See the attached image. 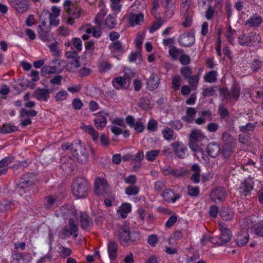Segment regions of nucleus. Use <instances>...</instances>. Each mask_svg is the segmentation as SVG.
<instances>
[{
	"instance_id": "obj_1",
	"label": "nucleus",
	"mask_w": 263,
	"mask_h": 263,
	"mask_svg": "<svg viewBox=\"0 0 263 263\" xmlns=\"http://www.w3.org/2000/svg\"><path fill=\"white\" fill-rule=\"evenodd\" d=\"M61 147L64 151L70 149L73 157H75L80 163H85L87 162L88 158V152L86 147L81 145L80 141L76 140L71 143H63Z\"/></svg>"
},
{
	"instance_id": "obj_2",
	"label": "nucleus",
	"mask_w": 263,
	"mask_h": 263,
	"mask_svg": "<svg viewBox=\"0 0 263 263\" xmlns=\"http://www.w3.org/2000/svg\"><path fill=\"white\" fill-rule=\"evenodd\" d=\"M221 141V155L224 159H228L235 152L237 147L236 140L229 133L224 132L222 134Z\"/></svg>"
},
{
	"instance_id": "obj_3",
	"label": "nucleus",
	"mask_w": 263,
	"mask_h": 263,
	"mask_svg": "<svg viewBox=\"0 0 263 263\" xmlns=\"http://www.w3.org/2000/svg\"><path fill=\"white\" fill-rule=\"evenodd\" d=\"M64 10L66 12L67 23L72 25L74 23V20L79 18L81 14L82 9L77 4L67 0L64 4Z\"/></svg>"
},
{
	"instance_id": "obj_4",
	"label": "nucleus",
	"mask_w": 263,
	"mask_h": 263,
	"mask_svg": "<svg viewBox=\"0 0 263 263\" xmlns=\"http://www.w3.org/2000/svg\"><path fill=\"white\" fill-rule=\"evenodd\" d=\"M88 183L84 178H76L72 185V192L78 198L85 197L88 193Z\"/></svg>"
},
{
	"instance_id": "obj_5",
	"label": "nucleus",
	"mask_w": 263,
	"mask_h": 263,
	"mask_svg": "<svg viewBox=\"0 0 263 263\" xmlns=\"http://www.w3.org/2000/svg\"><path fill=\"white\" fill-rule=\"evenodd\" d=\"M191 4V0H182L180 5V13L185 20L182 25L185 28L190 27L192 24L193 11Z\"/></svg>"
},
{
	"instance_id": "obj_6",
	"label": "nucleus",
	"mask_w": 263,
	"mask_h": 263,
	"mask_svg": "<svg viewBox=\"0 0 263 263\" xmlns=\"http://www.w3.org/2000/svg\"><path fill=\"white\" fill-rule=\"evenodd\" d=\"M119 241L123 245L135 242L139 239V234L136 232L130 233L128 228L123 227L119 231Z\"/></svg>"
},
{
	"instance_id": "obj_7",
	"label": "nucleus",
	"mask_w": 263,
	"mask_h": 263,
	"mask_svg": "<svg viewBox=\"0 0 263 263\" xmlns=\"http://www.w3.org/2000/svg\"><path fill=\"white\" fill-rule=\"evenodd\" d=\"M259 36L254 32L248 35L243 33L238 37V41L242 46H254L259 42Z\"/></svg>"
},
{
	"instance_id": "obj_8",
	"label": "nucleus",
	"mask_w": 263,
	"mask_h": 263,
	"mask_svg": "<svg viewBox=\"0 0 263 263\" xmlns=\"http://www.w3.org/2000/svg\"><path fill=\"white\" fill-rule=\"evenodd\" d=\"M204 136L200 130H192L189 137V146L193 151L199 149L198 143L204 138Z\"/></svg>"
},
{
	"instance_id": "obj_9",
	"label": "nucleus",
	"mask_w": 263,
	"mask_h": 263,
	"mask_svg": "<svg viewBox=\"0 0 263 263\" xmlns=\"http://www.w3.org/2000/svg\"><path fill=\"white\" fill-rule=\"evenodd\" d=\"M219 229L220 231L221 236L219 238H216V244L219 246H223L230 241L232 237V233L224 224L221 223L219 224Z\"/></svg>"
},
{
	"instance_id": "obj_10",
	"label": "nucleus",
	"mask_w": 263,
	"mask_h": 263,
	"mask_svg": "<svg viewBox=\"0 0 263 263\" xmlns=\"http://www.w3.org/2000/svg\"><path fill=\"white\" fill-rule=\"evenodd\" d=\"M34 182V175L33 173H27L24 175L16 184L15 191H19L21 189H25L32 185Z\"/></svg>"
},
{
	"instance_id": "obj_11",
	"label": "nucleus",
	"mask_w": 263,
	"mask_h": 263,
	"mask_svg": "<svg viewBox=\"0 0 263 263\" xmlns=\"http://www.w3.org/2000/svg\"><path fill=\"white\" fill-rule=\"evenodd\" d=\"M108 184L103 178H97L95 181V192L97 195H104L108 192Z\"/></svg>"
},
{
	"instance_id": "obj_12",
	"label": "nucleus",
	"mask_w": 263,
	"mask_h": 263,
	"mask_svg": "<svg viewBox=\"0 0 263 263\" xmlns=\"http://www.w3.org/2000/svg\"><path fill=\"white\" fill-rule=\"evenodd\" d=\"M76 166V163L71 157L66 156L61 158V167L67 174L74 171Z\"/></svg>"
},
{
	"instance_id": "obj_13",
	"label": "nucleus",
	"mask_w": 263,
	"mask_h": 263,
	"mask_svg": "<svg viewBox=\"0 0 263 263\" xmlns=\"http://www.w3.org/2000/svg\"><path fill=\"white\" fill-rule=\"evenodd\" d=\"M171 145L178 158L184 159L187 156V148L182 142L176 141L172 143Z\"/></svg>"
},
{
	"instance_id": "obj_14",
	"label": "nucleus",
	"mask_w": 263,
	"mask_h": 263,
	"mask_svg": "<svg viewBox=\"0 0 263 263\" xmlns=\"http://www.w3.org/2000/svg\"><path fill=\"white\" fill-rule=\"evenodd\" d=\"M227 196V193L224 187L218 186L214 189L211 192L210 196L213 202L223 200Z\"/></svg>"
},
{
	"instance_id": "obj_15",
	"label": "nucleus",
	"mask_w": 263,
	"mask_h": 263,
	"mask_svg": "<svg viewBox=\"0 0 263 263\" xmlns=\"http://www.w3.org/2000/svg\"><path fill=\"white\" fill-rule=\"evenodd\" d=\"M106 12L104 10H101L97 15L95 18V23L98 25L97 27H94L92 28V35L96 37H99L101 34L100 26L102 24V21L105 15Z\"/></svg>"
},
{
	"instance_id": "obj_16",
	"label": "nucleus",
	"mask_w": 263,
	"mask_h": 263,
	"mask_svg": "<svg viewBox=\"0 0 263 263\" xmlns=\"http://www.w3.org/2000/svg\"><path fill=\"white\" fill-rule=\"evenodd\" d=\"M32 259L31 254L25 253L23 254L15 252L12 255L11 263H29Z\"/></svg>"
},
{
	"instance_id": "obj_17",
	"label": "nucleus",
	"mask_w": 263,
	"mask_h": 263,
	"mask_svg": "<svg viewBox=\"0 0 263 263\" xmlns=\"http://www.w3.org/2000/svg\"><path fill=\"white\" fill-rule=\"evenodd\" d=\"M194 35L191 33H184L181 34L179 38V43L182 46L185 47L191 46L195 42Z\"/></svg>"
},
{
	"instance_id": "obj_18",
	"label": "nucleus",
	"mask_w": 263,
	"mask_h": 263,
	"mask_svg": "<svg viewBox=\"0 0 263 263\" xmlns=\"http://www.w3.org/2000/svg\"><path fill=\"white\" fill-rule=\"evenodd\" d=\"M253 189V183L250 179H245L243 182H241L238 190L242 195L247 196L251 193Z\"/></svg>"
},
{
	"instance_id": "obj_19",
	"label": "nucleus",
	"mask_w": 263,
	"mask_h": 263,
	"mask_svg": "<svg viewBox=\"0 0 263 263\" xmlns=\"http://www.w3.org/2000/svg\"><path fill=\"white\" fill-rule=\"evenodd\" d=\"M118 249V245L117 243L114 241H109L107 244V252L111 261H113L117 258Z\"/></svg>"
},
{
	"instance_id": "obj_20",
	"label": "nucleus",
	"mask_w": 263,
	"mask_h": 263,
	"mask_svg": "<svg viewBox=\"0 0 263 263\" xmlns=\"http://www.w3.org/2000/svg\"><path fill=\"white\" fill-rule=\"evenodd\" d=\"M96 115V118L94 119V124L95 126L99 129H102L106 125L107 119L106 116H107L108 114H105V115H103L102 112H99Z\"/></svg>"
},
{
	"instance_id": "obj_21",
	"label": "nucleus",
	"mask_w": 263,
	"mask_h": 263,
	"mask_svg": "<svg viewBox=\"0 0 263 263\" xmlns=\"http://www.w3.org/2000/svg\"><path fill=\"white\" fill-rule=\"evenodd\" d=\"M162 196L165 201L173 203L175 202L180 197L179 195L175 194L174 192L170 189L164 190Z\"/></svg>"
},
{
	"instance_id": "obj_22",
	"label": "nucleus",
	"mask_w": 263,
	"mask_h": 263,
	"mask_svg": "<svg viewBox=\"0 0 263 263\" xmlns=\"http://www.w3.org/2000/svg\"><path fill=\"white\" fill-rule=\"evenodd\" d=\"M249 238L248 232L245 230H241L236 235L235 242L238 246H242L247 243Z\"/></svg>"
},
{
	"instance_id": "obj_23",
	"label": "nucleus",
	"mask_w": 263,
	"mask_h": 263,
	"mask_svg": "<svg viewBox=\"0 0 263 263\" xmlns=\"http://www.w3.org/2000/svg\"><path fill=\"white\" fill-rule=\"evenodd\" d=\"M220 150L219 145L217 143L211 142L208 145L206 152L209 156L215 158L219 155Z\"/></svg>"
},
{
	"instance_id": "obj_24",
	"label": "nucleus",
	"mask_w": 263,
	"mask_h": 263,
	"mask_svg": "<svg viewBox=\"0 0 263 263\" xmlns=\"http://www.w3.org/2000/svg\"><path fill=\"white\" fill-rule=\"evenodd\" d=\"M69 230L67 228H64L63 230L65 232H69L70 235L73 236V237L76 238L78 236V226L76 223V221L72 218H70L69 219Z\"/></svg>"
},
{
	"instance_id": "obj_25",
	"label": "nucleus",
	"mask_w": 263,
	"mask_h": 263,
	"mask_svg": "<svg viewBox=\"0 0 263 263\" xmlns=\"http://www.w3.org/2000/svg\"><path fill=\"white\" fill-rule=\"evenodd\" d=\"M146 85L147 88L151 91L157 88L159 85V78L158 76L154 73H152L147 81Z\"/></svg>"
},
{
	"instance_id": "obj_26",
	"label": "nucleus",
	"mask_w": 263,
	"mask_h": 263,
	"mask_svg": "<svg viewBox=\"0 0 263 263\" xmlns=\"http://www.w3.org/2000/svg\"><path fill=\"white\" fill-rule=\"evenodd\" d=\"M144 21V16L141 13H130L128 16L129 23L132 26L140 25Z\"/></svg>"
},
{
	"instance_id": "obj_27",
	"label": "nucleus",
	"mask_w": 263,
	"mask_h": 263,
	"mask_svg": "<svg viewBox=\"0 0 263 263\" xmlns=\"http://www.w3.org/2000/svg\"><path fill=\"white\" fill-rule=\"evenodd\" d=\"M191 170L194 172L190 178L191 180L194 183H198L200 181L201 169L199 165L197 163L194 164L191 168Z\"/></svg>"
},
{
	"instance_id": "obj_28",
	"label": "nucleus",
	"mask_w": 263,
	"mask_h": 263,
	"mask_svg": "<svg viewBox=\"0 0 263 263\" xmlns=\"http://www.w3.org/2000/svg\"><path fill=\"white\" fill-rule=\"evenodd\" d=\"M262 18L257 13L253 14L246 21V24L250 27H258L262 23Z\"/></svg>"
},
{
	"instance_id": "obj_29",
	"label": "nucleus",
	"mask_w": 263,
	"mask_h": 263,
	"mask_svg": "<svg viewBox=\"0 0 263 263\" xmlns=\"http://www.w3.org/2000/svg\"><path fill=\"white\" fill-rule=\"evenodd\" d=\"M221 218L225 221L231 220L234 217V213L232 210L228 207H222L219 212Z\"/></svg>"
},
{
	"instance_id": "obj_30",
	"label": "nucleus",
	"mask_w": 263,
	"mask_h": 263,
	"mask_svg": "<svg viewBox=\"0 0 263 263\" xmlns=\"http://www.w3.org/2000/svg\"><path fill=\"white\" fill-rule=\"evenodd\" d=\"M80 224L82 229H86L92 223L91 219L89 218L88 214L86 213L80 212Z\"/></svg>"
},
{
	"instance_id": "obj_31",
	"label": "nucleus",
	"mask_w": 263,
	"mask_h": 263,
	"mask_svg": "<svg viewBox=\"0 0 263 263\" xmlns=\"http://www.w3.org/2000/svg\"><path fill=\"white\" fill-rule=\"evenodd\" d=\"M49 90L38 88L35 90L34 95L37 100H43L45 101H47L48 98H49Z\"/></svg>"
},
{
	"instance_id": "obj_32",
	"label": "nucleus",
	"mask_w": 263,
	"mask_h": 263,
	"mask_svg": "<svg viewBox=\"0 0 263 263\" xmlns=\"http://www.w3.org/2000/svg\"><path fill=\"white\" fill-rule=\"evenodd\" d=\"M82 129L85 131L86 133H87L88 134L90 135L92 137V140L97 143L99 140V134L96 130L92 126H83Z\"/></svg>"
},
{
	"instance_id": "obj_33",
	"label": "nucleus",
	"mask_w": 263,
	"mask_h": 263,
	"mask_svg": "<svg viewBox=\"0 0 263 263\" xmlns=\"http://www.w3.org/2000/svg\"><path fill=\"white\" fill-rule=\"evenodd\" d=\"M45 26V23L43 22L42 23V25H40L38 27V35L39 37L43 40V41L47 42L50 41V36L47 30H45L44 29L42 28V26Z\"/></svg>"
},
{
	"instance_id": "obj_34",
	"label": "nucleus",
	"mask_w": 263,
	"mask_h": 263,
	"mask_svg": "<svg viewBox=\"0 0 263 263\" xmlns=\"http://www.w3.org/2000/svg\"><path fill=\"white\" fill-rule=\"evenodd\" d=\"M168 53L170 56L174 59L176 60L179 55L183 53V50L177 48L174 45H171L169 47Z\"/></svg>"
},
{
	"instance_id": "obj_35",
	"label": "nucleus",
	"mask_w": 263,
	"mask_h": 263,
	"mask_svg": "<svg viewBox=\"0 0 263 263\" xmlns=\"http://www.w3.org/2000/svg\"><path fill=\"white\" fill-rule=\"evenodd\" d=\"M68 208L62 207L61 208V212L63 214L65 218H67L68 216L71 215H75L77 214V211L75 208L72 205L69 206Z\"/></svg>"
},
{
	"instance_id": "obj_36",
	"label": "nucleus",
	"mask_w": 263,
	"mask_h": 263,
	"mask_svg": "<svg viewBox=\"0 0 263 263\" xmlns=\"http://www.w3.org/2000/svg\"><path fill=\"white\" fill-rule=\"evenodd\" d=\"M80 66V63L79 60L77 59L70 61L67 63L66 68L68 71L73 72H75Z\"/></svg>"
},
{
	"instance_id": "obj_37",
	"label": "nucleus",
	"mask_w": 263,
	"mask_h": 263,
	"mask_svg": "<svg viewBox=\"0 0 263 263\" xmlns=\"http://www.w3.org/2000/svg\"><path fill=\"white\" fill-rule=\"evenodd\" d=\"M116 15L109 14L105 21V25L109 29H113L116 25Z\"/></svg>"
},
{
	"instance_id": "obj_38",
	"label": "nucleus",
	"mask_w": 263,
	"mask_h": 263,
	"mask_svg": "<svg viewBox=\"0 0 263 263\" xmlns=\"http://www.w3.org/2000/svg\"><path fill=\"white\" fill-rule=\"evenodd\" d=\"M240 88L237 85H234L230 90L231 99L237 101L240 96Z\"/></svg>"
},
{
	"instance_id": "obj_39",
	"label": "nucleus",
	"mask_w": 263,
	"mask_h": 263,
	"mask_svg": "<svg viewBox=\"0 0 263 263\" xmlns=\"http://www.w3.org/2000/svg\"><path fill=\"white\" fill-rule=\"evenodd\" d=\"M57 71V68L56 66L45 65L41 69V75L45 76L47 74L55 73Z\"/></svg>"
},
{
	"instance_id": "obj_40",
	"label": "nucleus",
	"mask_w": 263,
	"mask_h": 263,
	"mask_svg": "<svg viewBox=\"0 0 263 263\" xmlns=\"http://www.w3.org/2000/svg\"><path fill=\"white\" fill-rule=\"evenodd\" d=\"M112 83L116 89H119L126 84V80L123 77L119 76L114 79Z\"/></svg>"
},
{
	"instance_id": "obj_41",
	"label": "nucleus",
	"mask_w": 263,
	"mask_h": 263,
	"mask_svg": "<svg viewBox=\"0 0 263 263\" xmlns=\"http://www.w3.org/2000/svg\"><path fill=\"white\" fill-rule=\"evenodd\" d=\"M252 229L255 235L263 237V221L255 224Z\"/></svg>"
},
{
	"instance_id": "obj_42",
	"label": "nucleus",
	"mask_w": 263,
	"mask_h": 263,
	"mask_svg": "<svg viewBox=\"0 0 263 263\" xmlns=\"http://www.w3.org/2000/svg\"><path fill=\"white\" fill-rule=\"evenodd\" d=\"M18 129L17 126L10 124H4L2 127H0V132L4 134L10 133L17 131Z\"/></svg>"
},
{
	"instance_id": "obj_43",
	"label": "nucleus",
	"mask_w": 263,
	"mask_h": 263,
	"mask_svg": "<svg viewBox=\"0 0 263 263\" xmlns=\"http://www.w3.org/2000/svg\"><path fill=\"white\" fill-rule=\"evenodd\" d=\"M109 48L111 49L112 53L115 51L119 52L124 51V47L122 46V43L119 41L112 42L110 44Z\"/></svg>"
},
{
	"instance_id": "obj_44",
	"label": "nucleus",
	"mask_w": 263,
	"mask_h": 263,
	"mask_svg": "<svg viewBox=\"0 0 263 263\" xmlns=\"http://www.w3.org/2000/svg\"><path fill=\"white\" fill-rule=\"evenodd\" d=\"M164 8L165 15L168 18H171L174 14L175 10V4H170L168 5L163 6Z\"/></svg>"
},
{
	"instance_id": "obj_45",
	"label": "nucleus",
	"mask_w": 263,
	"mask_h": 263,
	"mask_svg": "<svg viewBox=\"0 0 263 263\" xmlns=\"http://www.w3.org/2000/svg\"><path fill=\"white\" fill-rule=\"evenodd\" d=\"M150 100L147 97H142L140 99L138 106L143 109H147L150 107Z\"/></svg>"
},
{
	"instance_id": "obj_46",
	"label": "nucleus",
	"mask_w": 263,
	"mask_h": 263,
	"mask_svg": "<svg viewBox=\"0 0 263 263\" xmlns=\"http://www.w3.org/2000/svg\"><path fill=\"white\" fill-rule=\"evenodd\" d=\"M216 71H210L204 76V81L211 83L215 82L216 80Z\"/></svg>"
},
{
	"instance_id": "obj_47",
	"label": "nucleus",
	"mask_w": 263,
	"mask_h": 263,
	"mask_svg": "<svg viewBox=\"0 0 263 263\" xmlns=\"http://www.w3.org/2000/svg\"><path fill=\"white\" fill-rule=\"evenodd\" d=\"M36 115L37 111L33 109L28 110L25 108H22L20 111L21 117H35Z\"/></svg>"
},
{
	"instance_id": "obj_48",
	"label": "nucleus",
	"mask_w": 263,
	"mask_h": 263,
	"mask_svg": "<svg viewBox=\"0 0 263 263\" xmlns=\"http://www.w3.org/2000/svg\"><path fill=\"white\" fill-rule=\"evenodd\" d=\"M180 73L185 79H187L192 74V68L189 66H183L180 69Z\"/></svg>"
},
{
	"instance_id": "obj_49",
	"label": "nucleus",
	"mask_w": 263,
	"mask_h": 263,
	"mask_svg": "<svg viewBox=\"0 0 263 263\" xmlns=\"http://www.w3.org/2000/svg\"><path fill=\"white\" fill-rule=\"evenodd\" d=\"M125 193L128 196L136 195L139 191L138 186L135 185H130L125 189Z\"/></svg>"
},
{
	"instance_id": "obj_50",
	"label": "nucleus",
	"mask_w": 263,
	"mask_h": 263,
	"mask_svg": "<svg viewBox=\"0 0 263 263\" xmlns=\"http://www.w3.org/2000/svg\"><path fill=\"white\" fill-rule=\"evenodd\" d=\"M160 151L159 150H151L148 151L146 153V159L149 161H153L158 156Z\"/></svg>"
},
{
	"instance_id": "obj_51",
	"label": "nucleus",
	"mask_w": 263,
	"mask_h": 263,
	"mask_svg": "<svg viewBox=\"0 0 263 263\" xmlns=\"http://www.w3.org/2000/svg\"><path fill=\"white\" fill-rule=\"evenodd\" d=\"M186 172V170L183 167L173 169L172 176L177 178L182 177L185 175Z\"/></svg>"
},
{
	"instance_id": "obj_52",
	"label": "nucleus",
	"mask_w": 263,
	"mask_h": 263,
	"mask_svg": "<svg viewBox=\"0 0 263 263\" xmlns=\"http://www.w3.org/2000/svg\"><path fill=\"white\" fill-rule=\"evenodd\" d=\"M60 256L62 258H65L70 255L71 250L70 248L60 246L59 249Z\"/></svg>"
},
{
	"instance_id": "obj_53",
	"label": "nucleus",
	"mask_w": 263,
	"mask_h": 263,
	"mask_svg": "<svg viewBox=\"0 0 263 263\" xmlns=\"http://www.w3.org/2000/svg\"><path fill=\"white\" fill-rule=\"evenodd\" d=\"M218 112L220 115V118L222 119H224L229 116L228 110L223 106V104H221L219 106Z\"/></svg>"
},
{
	"instance_id": "obj_54",
	"label": "nucleus",
	"mask_w": 263,
	"mask_h": 263,
	"mask_svg": "<svg viewBox=\"0 0 263 263\" xmlns=\"http://www.w3.org/2000/svg\"><path fill=\"white\" fill-rule=\"evenodd\" d=\"M188 80V82L193 89H196L197 86L198 84L199 77L197 76H193L190 77Z\"/></svg>"
},
{
	"instance_id": "obj_55",
	"label": "nucleus",
	"mask_w": 263,
	"mask_h": 263,
	"mask_svg": "<svg viewBox=\"0 0 263 263\" xmlns=\"http://www.w3.org/2000/svg\"><path fill=\"white\" fill-rule=\"evenodd\" d=\"M181 79L179 76H176L173 78L172 80V88L175 91L179 90Z\"/></svg>"
},
{
	"instance_id": "obj_56",
	"label": "nucleus",
	"mask_w": 263,
	"mask_h": 263,
	"mask_svg": "<svg viewBox=\"0 0 263 263\" xmlns=\"http://www.w3.org/2000/svg\"><path fill=\"white\" fill-rule=\"evenodd\" d=\"M162 134L165 139L167 140H172L173 138L174 132L173 130L169 127L165 128L163 131Z\"/></svg>"
},
{
	"instance_id": "obj_57",
	"label": "nucleus",
	"mask_w": 263,
	"mask_h": 263,
	"mask_svg": "<svg viewBox=\"0 0 263 263\" xmlns=\"http://www.w3.org/2000/svg\"><path fill=\"white\" fill-rule=\"evenodd\" d=\"M188 194L193 197L197 196L199 194V187H194L191 185L187 186Z\"/></svg>"
},
{
	"instance_id": "obj_58",
	"label": "nucleus",
	"mask_w": 263,
	"mask_h": 263,
	"mask_svg": "<svg viewBox=\"0 0 263 263\" xmlns=\"http://www.w3.org/2000/svg\"><path fill=\"white\" fill-rule=\"evenodd\" d=\"M262 62L259 60H254L251 63V67L253 72H257L261 68Z\"/></svg>"
},
{
	"instance_id": "obj_59",
	"label": "nucleus",
	"mask_w": 263,
	"mask_h": 263,
	"mask_svg": "<svg viewBox=\"0 0 263 263\" xmlns=\"http://www.w3.org/2000/svg\"><path fill=\"white\" fill-rule=\"evenodd\" d=\"M255 127V124L248 123L246 125L240 127V130L243 133H247L249 131L254 130Z\"/></svg>"
},
{
	"instance_id": "obj_60",
	"label": "nucleus",
	"mask_w": 263,
	"mask_h": 263,
	"mask_svg": "<svg viewBox=\"0 0 263 263\" xmlns=\"http://www.w3.org/2000/svg\"><path fill=\"white\" fill-rule=\"evenodd\" d=\"M13 157L11 156L3 158L0 161V168H5V167L13 162Z\"/></svg>"
},
{
	"instance_id": "obj_61",
	"label": "nucleus",
	"mask_w": 263,
	"mask_h": 263,
	"mask_svg": "<svg viewBox=\"0 0 263 263\" xmlns=\"http://www.w3.org/2000/svg\"><path fill=\"white\" fill-rule=\"evenodd\" d=\"M111 67V64L106 61H102L99 65V69L101 72H106L110 69Z\"/></svg>"
},
{
	"instance_id": "obj_62",
	"label": "nucleus",
	"mask_w": 263,
	"mask_h": 263,
	"mask_svg": "<svg viewBox=\"0 0 263 263\" xmlns=\"http://www.w3.org/2000/svg\"><path fill=\"white\" fill-rule=\"evenodd\" d=\"M56 201V198L51 196H48L45 198V206L47 209H50L53 206Z\"/></svg>"
},
{
	"instance_id": "obj_63",
	"label": "nucleus",
	"mask_w": 263,
	"mask_h": 263,
	"mask_svg": "<svg viewBox=\"0 0 263 263\" xmlns=\"http://www.w3.org/2000/svg\"><path fill=\"white\" fill-rule=\"evenodd\" d=\"M216 238L211 237L210 236L207 235H204L202 236V239H201V242L203 245H205L208 242H211L212 243H216Z\"/></svg>"
},
{
	"instance_id": "obj_64",
	"label": "nucleus",
	"mask_w": 263,
	"mask_h": 263,
	"mask_svg": "<svg viewBox=\"0 0 263 263\" xmlns=\"http://www.w3.org/2000/svg\"><path fill=\"white\" fill-rule=\"evenodd\" d=\"M65 55L68 59H71L72 60H79L78 53L76 51L70 50L67 51L65 53Z\"/></svg>"
}]
</instances>
